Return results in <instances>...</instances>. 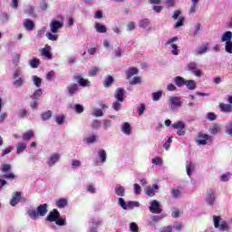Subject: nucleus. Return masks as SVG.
I'll return each instance as SVG.
<instances>
[{"label": "nucleus", "mask_w": 232, "mask_h": 232, "mask_svg": "<svg viewBox=\"0 0 232 232\" xmlns=\"http://www.w3.org/2000/svg\"><path fill=\"white\" fill-rule=\"evenodd\" d=\"M79 90V84L77 83H72L69 86H67V91L69 95H74V93H77Z\"/></svg>", "instance_id": "6ab92c4d"}, {"label": "nucleus", "mask_w": 232, "mask_h": 232, "mask_svg": "<svg viewBox=\"0 0 232 232\" xmlns=\"http://www.w3.org/2000/svg\"><path fill=\"white\" fill-rule=\"evenodd\" d=\"M59 217H61V213H59V210L57 208H53L46 217L47 222H55Z\"/></svg>", "instance_id": "39448f33"}, {"label": "nucleus", "mask_w": 232, "mask_h": 232, "mask_svg": "<svg viewBox=\"0 0 232 232\" xmlns=\"http://www.w3.org/2000/svg\"><path fill=\"white\" fill-rule=\"evenodd\" d=\"M115 193L118 197H124V195L126 193V189L124 188V187L120 186L115 188Z\"/></svg>", "instance_id": "c756f323"}, {"label": "nucleus", "mask_w": 232, "mask_h": 232, "mask_svg": "<svg viewBox=\"0 0 232 232\" xmlns=\"http://www.w3.org/2000/svg\"><path fill=\"white\" fill-rule=\"evenodd\" d=\"M213 220H214V227H219L220 220H222L220 216H213Z\"/></svg>", "instance_id": "a19ab883"}, {"label": "nucleus", "mask_w": 232, "mask_h": 232, "mask_svg": "<svg viewBox=\"0 0 232 232\" xmlns=\"http://www.w3.org/2000/svg\"><path fill=\"white\" fill-rule=\"evenodd\" d=\"M74 81H77L78 84L80 86H82L83 88H86V86H90L92 82H90L88 80L82 78L81 75H75L73 77Z\"/></svg>", "instance_id": "9d476101"}, {"label": "nucleus", "mask_w": 232, "mask_h": 232, "mask_svg": "<svg viewBox=\"0 0 232 232\" xmlns=\"http://www.w3.org/2000/svg\"><path fill=\"white\" fill-rule=\"evenodd\" d=\"M130 230L131 232H139V226L137 225V223L132 222L130 224Z\"/></svg>", "instance_id": "de8ad7c7"}, {"label": "nucleus", "mask_w": 232, "mask_h": 232, "mask_svg": "<svg viewBox=\"0 0 232 232\" xmlns=\"http://www.w3.org/2000/svg\"><path fill=\"white\" fill-rule=\"evenodd\" d=\"M20 201H21V192H15L10 201V204L11 206H17V204H19Z\"/></svg>", "instance_id": "aec40b11"}, {"label": "nucleus", "mask_w": 232, "mask_h": 232, "mask_svg": "<svg viewBox=\"0 0 232 232\" xmlns=\"http://www.w3.org/2000/svg\"><path fill=\"white\" fill-rule=\"evenodd\" d=\"M10 169H12V166L10 164L5 163L2 165L3 173H8V171H10Z\"/></svg>", "instance_id": "8fccbe9b"}, {"label": "nucleus", "mask_w": 232, "mask_h": 232, "mask_svg": "<svg viewBox=\"0 0 232 232\" xmlns=\"http://www.w3.org/2000/svg\"><path fill=\"white\" fill-rule=\"evenodd\" d=\"M185 86H187L188 90H195L197 83L193 80H187L185 81Z\"/></svg>", "instance_id": "bb28decb"}, {"label": "nucleus", "mask_w": 232, "mask_h": 232, "mask_svg": "<svg viewBox=\"0 0 232 232\" xmlns=\"http://www.w3.org/2000/svg\"><path fill=\"white\" fill-rule=\"evenodd\" d=\"M139 74V68L137 67H130L126 72V79L130 81L133 75Z\"/></svg>", "instance_id": "ddd939ff"}, {"label": "nucleus", "mask_w": 232, "mask_h": 232, "mask_svg": "<svg viewBox=\"0 0 232 232\" xmlns=\"http://www.w3.org/2000/svg\"><path fill=\"white\" fill-rule=\"evenodd\" d=\"M24 150H26V143L24 142H20L18 143V145L16 146V153H23V151H24Z\"/></svg>", "instance_id": "2f4dec72"}, {"label": "nucleus", "mask_w": 232, "mask_h": 232, "mask_svg": "<svg viewBox=\"0 0 232 232\" xmlns=\"http://www.w3.org/2000/svg\"><path fill=\"white\" fill-rule=\"evenodd\" d=\"M23 26L24 30H27V32H32L35 28V24L32 21V19H24L23 22Z\"/></svg>", "instance_id": "6e6552de"}, {"label": "nucleus", "mask_w": 232, "mask_h": 232, "mask_svg": "<svg viewBox=\"0 0 232 232\" xmlns=\"http://www.w3.org/2000/svg\"><path fill=\"white\" fill-rule=\"evenodd\" d=\"M227 133L228 135H232V122H230L227 126Z\"/></svg>", "instance_id": "774afa93"}, {"label": "nucleus", "mask_w": 232, "mask_h": 232, "mask_svg": "<svg viewBox=\"0 0 232 232\" xmlns=\"http://www.w3.org/2000/svg\"><path fill=\"white\" fill-rule=\"evenodd\" d=\"M133 209V208H139V202L137 201H129L127 203V209Z\"/></svg>", "instance_id": "79ce46f5"}, {"label": "nucleus", "mask_w": 232, "mask_h": 232, "mask_svg": "<svg viewBox=\"0 0 232 232\" xmlns=\"http://www.w3.org/2000/svg\"><path fill=\"white\" fill-rule=\"evenodd\" d=\"M48 213V204L44 203L37 207L36 209L30 208L27 210V215L32 220H37L39 217H46Z\"/></svg>", "instance_id": "f257e3e1"}, {"label": "nucleus", "mask_w": 232, "mask_h": 232, "mask_svg": "<svg viewBox=\"0 0 232 232\" xmlns=\"http://www.w3.org/2000/svg\"><path fill=\"white\" fill-rule=\"evenodd\" d=\"M184 21H186V18L179 17L178 22L175 24L174 28H180V26H184Z\"/></svg>", "instance_id": "37998d69"}, {"label": "nucleus", "mask_w": 232, "mask_h": 232, "mask_svg": "<svg viewBox=\"0 0 232 232\" xmlns=\"http://www.w3.org/2000/svg\"><path fill=\"white\" fill-rule=\"evenodd\" d=\"M219 109H220V111H222L223 113H231L232 105L226 104V103H219Z\"/></svg>", "instance_id": "a211bd4d"}, {"label": "nucleus", "mask_w": 232, "mask_h": 232, "mask_svg": "<svg viewBox=\"0 0 232 232\" xmlns=\"http://www.w3.org/2000/svg\"><path fill=\"white\" fill-rule=\"evenodd\" d=\"M72 166V168H81V161L79 160H73Z\"/></svg>", "instance_id": "338daca9"}, {"label": "nucleus", "mask_w": 232, "mask_h": 232, "mask_svg": "<svg viewBox=\"0 0 232 232\" xmlns=\"http://www.w3.org/2000/svg\"><path fill=\"white\" fill-rule=\"evenodd\" d=\"M144 111H146V105L144 103H140V107L138 108V114L143 115Z\"/></svg>", "instance_id": "3c124183"}, {"label": "nucleus", "mask_w": 232, "mask_h": 232, "mask_svg": "<svg viewBox=\"0 0 232 232\" xmlns=\"http://www.w3.org/2000/svg\"><path fill=\"white\" fill-rule=\"evenodd\" d=\"M121 106H122V104L119 102H115L112 103V108L113 110H115V111H119V110H121Z\"/></svg>", "instance_id": "680f3d73"}, {"label": "nucleus", "mask_w": 232, "mask_h": 232, "mask_svg": "<svg viewBox=\"0 0 232 232\" xmlns=\"http://www.w3.org/2000/svg\"><path fill=\"white\" fill-rule=\"evenodd\" d=\"M160 97H162V91H158L152 93V101L154 102L160 101Z\"/></svg>", "instance_id": "f704fd0d"}, {"label": "nucleus", "mask_w": 232, "mask_h": 232, "mask_svg": "<svg viewBox=\"0 0 232 232\" xmlns=\"http://www.w3.org/2000/svg\"><path fill=\"white\" fill-rule=\"evenodd\" d=\"M34 84L36 86V88H41V84L43 82V80L39 78L38 76H34Z\"/></svg>", "instance_id": "c9c22d12"}, {"label": "nucleus", "mask_w": 232, "mask_h": 232, "mask_svg": "<svg viewBox=\"0 0 232 232\" xmlns=\"http://www.w3.org/2000/svg\"><path fill=\"white\" fill-rule=\"evenodd\" d=\"M174 82H176V85L179 87V88H182V86H184L186 84V80L180 76H177L175 79H174Z\"/></svg>", "instance_id": "a878e982"}, {"label": "nucleus", "mask_w": 232, "mask_h": 232, "mask_svg": "<svg viewBox=\"0 0 232 232\" xmlns=\"http://www.w3.org/2000/svg\"><path fill=\"white\" fill-rule=\"evenodd\" d=\"M60 159H61V155L57 153L51 155V157L49 158V160L47 161L48 166L50 167L54 166L56 162H59Z\"/></svg>", "instance_id": "4468645a"}, {"label": "nucleus", "mask_w": 232, "mask_h": 232, "mask_svg": "<svg viewBox=\"0 0 232 232\" xmlns=\"http://www.w3.org/2000/svg\"><path fill=\"white\" fill-rule=\"evenodd\" d=\"M220 231H229V226L227 225V222H223L221 225H219Z\"/></svg>", "instance_id": "864d4df0"}, {"label": "nucleus", "mask_w": 232, "mask_h": 232, "mask_svg": "<svg viewBox=\"0 0 232 232\" xmlns=\"http://www.w3.org/2000/svg\"><path fill=\"white\" fill-rule=\"evenodd\" d=\"M96 141H97V136L95 135L90 136L86 139L87 144H93V142H96Z\"/></svg>", "instance_id": "6e6d98bb"}, {"label": "nucleus", "mask_w": 232, "mask_h": 232, "mask_svg": "<svg viewBox=\"0 0 232 232\" xmlns=\"http://www.w3.org/2000/svg\"><path fill=\"white\" fill-rule=\"evenodd\" d=\"M54 222L56 226H66V221L61 218V217H58V218Z\"/></svg>", "instance_id": "bf43d9fd"}, {"label": "nucleus", "mask_w": 232, "mask_h": 232, "mask_svg": "<svg viewBox=\"0 0 232 232\" xmlns=\"http://www.w3.org/2000/svg\"><path fill=\"white\" fill-rule=\"evenodd\" d=\"M208 140H212L211 136L209 134H206L203 132H198L196 138V142L198 146H206L208 144Z\"/></svg>", "instance_id": "f03ea898"}, {"label": "nucleus", "mask_w": 232, "mask_h": 232, "mask_svg": "<svg viewBox=\"0 0 232 232\" xmlns=\"http://www.w3.org/2000/svg\"><path fill=\"white\" fill-rule=\"evenodd\" d=\"M232 39V33L231 31H227L223 34L221 37V43H230Z\"/></svg>", "instance_id": "5701e85b"}, {"label": "nucleus", "mask_w": 232, "mask_h": 232, "mask_svg": "<svg viewBox=\"0 0 232 232\" xmlns=\"http://www.w3.org/2000/svg\"><path fill=\"white\" fill-rule=\"evenodd\" d=\"M95 30L96 32H98V34H106V32H108V28H106V25L99 23L95 24Z\"/></svg>", "instance_id": "b1692460"}, {"label": "nucleus", "mask_w": 232, "mask_h": 232, "mask_svg": "<svg viewBox=\"0 0 232 232\" xmlns=\"http://www.w3.org/2000/svg\"><path fill=\"white\" fill-rule=\"evenodd\" d=\"M97 73H99V68L97 67H92L89 71V77H97Z\"/></svg>", "instance_id": "58836bf2"}, {"label": "nucleus", "mask_w": 232, "mask_h": 232, "mask_svg": "<svg viewBox=\"0 0 232 232\" xmlns=\"http://www.w3.org/2000/svg\"><path fill=\"white\" fill-rule=\"evenodd\" d=\"M98 157L101 160V162H102V163L106 162V157H107L106 150H104L102 149L99 150H98Z\"/></svg>", "instance_id": "c85d7f7f"}, {"label": "nucleus", "mask_w": 232, "mask_h": 232, "mask_svg": "<svg viewBox=\"0 0 232 232\" xmlns=\"http://www.w3.org/2000/svg\"><path fill=\"white\" fill-rule=\"evenodd\" d=\"M220 131H222V129L218 123H216L209 128V133L211 135H217V133H220Z\"/></svg>", "instance_id": "412c9836"}, {"label": "nucleus", "mask_w": 232, "mask_h": 232, "mask_svg": "<svg viewBox=\"0 0 232 232\" xmlns=\"http://www.w3.org/2000/svg\"><path fill=\"white\" fill-rule=\"evenodd\" d=\"M140 191H142V189L140 188V185L135 183L134 184V193H135V195H140Z\"/></svg>", "instance_id": "052dcab7"}, {"label": "nucleus", "mask_w": 232, "mask_h": 232, "mask_svg": "<svg viewBox=\"0 0 232 232\" xmlns=\"http://www.w3.org/2000/svg\"><path fill=\"white\" fill-rule=\"evenodd\" d=\"M229 177H231V173L229 172L223 174L220 178L221 182H227L229 180Z\"/></svg>", "instance_id": "09e8293b"}, {"label": "nucleus", "mask_w": 232, "mask_h": 232, "mask_svg": "<svg viewBox=\"0 0 232 232\" xmlns=\"http://www.w3.org/2000/svg\"><path fill=\"white\" fill-rule=\"evenodd\" d=\"M52 115H53L52 111H43L41 114L42 121H50V119H52Z\"/></svg>", "instance_id": "393cba45"}, {"label": "nucleus", "mask_w": 232, "mask_h": 232, "mask_svg": "<svg viewBox=\"0 0 232 232\" xmlns=\"http://www.w3.org/2000/svg\"><path fill=\"white\" fill-rule=\"evenodd\" d=\"M74 110L76 113H82V111H84V107L79 103H76L74 105Z\"/></svg>", "instance_id": "a18cd8bd"}, {"label": "nucleus", "mask_w": 232, "mask_h": 232, "mask_svg": "<svg viewBox=\"0 0 232 232\" xmlns=\"http://www.w3.org/2000/svg\"><path fill=\"white\" fill-rule=\"evenodd\" d=\"M23 82H24L23 78H19L16 81H14L13 84L14 86H15V88H21V86H23Z\"/></svg>", "instance_id": "5fc2aeb1"}, {"label": "nucleus", "mask_w": 232, "mask_h": 232, "mask_svg": "<svg viewBox=\"0 0 232 232\" xmlns=\"http://www.w3.org/2000/svg\"><path fill=\"white\" fill-rule=\"evenodd\" d=\"M131 130L130 122H124L121 125V133H124L125 135H131Z\"/></svg>", "instance_id": "dca6fc26"}, {"label": "nucleus", "mask_w": 232, "mask_h": 232, "mask_svg": "<svg viewBox=\"0 0 232 232\" xmlns=\"http://www.w3.org/2000/svg\"><path fill=\"white\" fill-rule=\"evenodd\" d=\"M142 82V80L139 76H135L130 82V86H135V84H140Z\"/></svg>", "instance_id": "e433bc0d"}, {"label": "nucleus", "mask_w": 232, "mask_h": 232, "mask_svg": "<svg viewBox=\"0 0 232 232\" xmlns=\"http://www.w3.org/2000/svg\"><path fill=\"white\" fill-rule=\"evenodd\" d=\"M49 27L53 34H57V32H59V29L63 28V23L57 20H53L50 24Z\"/></svg>", "instance_id": "0eeeda50"}, {"label": "nucleus", "mask_w": 232, "mask_h": 232, "mask_svg": "<svg viewBox=\"0 0 232 232\" xmlns=\"http://www.w3.org/2000/svg\"><path fill=\"white\" fill-rule=\"evenodd\" d=\"M152 164H155V166H160V164H162L161 158H154V159H152Z\"/></svg>", "instance_id": "0e129e2a"}, {"label": "nucleus", "mask_w": 232, "mask_h": 232, "mask_svg": "<svg viewBox=\"0 0 232 232\" xmlns=\"http://www.w3.org/2000/svg\"><path fill=\"white\" fill-rule=\"evenodd\" d=\"M56 123L58 124V126H61L63 124H64V120L66 119V117L64 115H59L56 116Z\"/></svg>", "instance_id": "4c0bfd02"}, {"label": "nucleus", "mask_w": 232, "mask_h": 232, "mask_svg": "<svg viewBox=\"0 0 232 232\" xmlns=\"http://www.w3.org/2000/svg\"><path fill=\"white\" fill-rule=\"evenodd\" d=\"M52 47L49 44H45L44 48L42 49V55L47 59H52Z\"/></svg>", "instance_id": "2eb2a0df"}, {"label": "nucleus", "mask_w": 232, "mask_h": 232, "mask_svg": "<svg viewBox=\"0 0 232 232\" xmlns=\"http://www.w3.org/2000/svg\"><path fill=\"white\" fill-rule=\"evenodd\" d=\"M92 115L94 117H103L104 112H102V110L101 109H94Z\"/></svg>", "instance_id": "49530a36"}, {"label": "nucleus", "mask_w": 232, "mask_h": 232, "mask_svg": "<svg viewBox=\"0 0 232 232\" xmlns=\"http://www.w3.org/2000/svg\"><path fill=\"white\" fill-rule=\"evenodd\" d=\"M140 28H148L150 26V21L148 19H143L140 21Z\"/></svg>", "instance_id": "c03bdc74"}, {"label": "nucleus", "mask_w": 232, "mask_h": 232, "mask_svg": "<svg viewBox=\"0 0 232 232\" xmlns=\"http://www.w3.org/2000/svg\"><path fill=\"white\" fill-rule=\"evenodd\" d=\"M225 50L227 53H232V42H227L225 45Z\"/></svg>", "instance_id": "603ef678"}, {"label": "nucleus", "mask_w": 232, "mask_h": 232, "mask_svg": "<svg viewBox=\"0 0 232 232\" xmlns=\"http://www.w3.org/2000/svg\"><path fill=\"white\" fill-rule=\"evenodd\" d=\"M150 211L151 213L160 214L162 213V208H160V205L159 204V201L152 200L150 207Z\"/></svg>", "instance_id": "423d86ee"}, {"label": "nucleus", "mask_w": 232, "mask_h": 232, "mask_svg": "<svg viewBox=\"0 0 232 232\" xmlns=\"http://www.w3.org/2000/svg\"><path fill=\"white\" fill-rule=\"evenodd\" d=\"M39 64H41V60H39V58H33L30 61L31 68H39Z\"/></svg>", "instance_id": "7c9ffc66"}, {"label": "nucleus", "mask_w": 232, "mask_h": 232, "mask_svg": "<svg viewBox=\"0 0 232 232\" xmlns=\"http://www.w3.org/2000/svg\"><path fill=\"white\" fill-rule=\"evenodd\" d=\"M56 206L59 209H63L68 206V199L63 198L56 200Z\"/></svg>", "instance_id": "4be33fe9"}, {"label": "nucleus", "mask_w": 232, "mask_h": 232, "mask_svg": "<svg viewBox=\"0 0 232 232\" xmlns=\"http://www.w3.org/2000/svg\"><path fill=\"white\" fill-rule=\"evenodd\" d=\"M207 119L208 121H217V114H215L214 112H208L207 114Z\"/></svg>", "instance_id": "4d7b16f0"}, {"label": "nucleus", "mask_w": 232, "mask_h": 232, "mask_svg": "<svg viewBox=\"0 0 232 232\" xmlns=\"http://www.w3.org/2000/svg\"><path fill=\"white\" fill-rule=\"evenodd\" d=\"M41 95H43V91L41 89H38L33 93L32 98L35 99L36 97H41Z\"/></svg>", "instance_id": "69168bd1"}, {"label": "nucleus", "mask_w": 232, "mask_h": 232, "mask_svg": "<svg viewBox=\"0 0 232 232\" xmlns=\"http://www.w3.org/2000/svg\"><path fill=\"white\" fill-rule=\"evenodd\" d=\"M169 102L170 104H172V106H176V108H180V106H182V102L180 101V98L177 96H171L169 98Z\"/></svg>", "instance_id": "f3484780"}, {"label": "nucleus", "mask_w": 232, "mask_h": 232, "mask_svg": "<svg viewBox=\"0 0 232 232\" xmlns=\"http://www.w3.org/2000/svg\"><path fill=\"white\" fill-rule=\"evenodd\" d=\"M188 70L189 72H194L196 77H201L202 76V72L200 70H197V63H190L187 65Z\"/></svg>", "instance_id": "1a4fd4ad"}, {"label": "nucleus", "mask_w": 232, "mask_h": 232, "mask_svg": "<svg viewBox=\"0 0 232 232\" xmlns=\"http://www.w3.org/2000/svg\"><path fill=\"white\" fill-rule=\"evenodd\" d=\"M19 115H20V119H24L25 117L28 116V111H26V109H22L20 111Z\"/></svg>", "instance_id": "e2e57ef3"}, {"label": "nucleus", "mask_w": 232, "mask_h": 232, "mask_svg": "<svg viewBox=\"0 0 232 232\" xmlns=\"http://www.w3.org/2000/svg\"><path fill=\"white\" fill-rule=\"evenodd\" d=\"M206 202L208 206H215V202H217V198L215 197V190H213V188L208 190Z\"/></svg>", "instance_id": "20e7f679"}, {"label": "nucleus", "mask_w": 232, "mask_h": 232, "mask_svg": "<svg viewBox=\"0 0 232 232\" xmlns=\"http://www.w3.org/2000/svg\"><path fill=\"white\" fill-rule=\"evenodd\" d=\"M115 99L119 102H124V89L117 88L115 90Z\"/></svg>", "instance_id": "f8f14e48"}, {"label": "nucleus", "mask_w": 232, "mask_h": 232, "mask_svg": "<svg viewBox=\"0 0 232 232\" xmlns=\"http://www.w3.org/2000/svg\"><path fill=\"white\" fill-rule=\"evenodd\" d=\"M118 204L122 208V209H128V203L124 201V198H119Z\"/></svg>", "instance_id": "ea45409f"}, {"label": "nucleus", "mask_w": 232, "mask_h": 232, "mask_svg": "<svg viewBox=\"0 0 232 232\" xmlns=\"http://www.w3.org/2000/svg\"><path fill=\"white\" fill-rule=\"evenodd\" d=\"M45 36L49 39V41H57L59 39V35L55 34V33H46Z\"/></svg>", "instance_id": "72a5a7b5"}, {"label": "nucleus", "mask_w": 232, "mask_h": 232, "mask_svg": "<svg viewBox=\"0 0 232 232\" xmlns=\"http://www.w3.org/2000/svg\"><path fill=\"white\" fill-rule=\"evenodd\" d=\"M115 82V78L113 76L107 74L103 80V86L104 88H110Z\"/></svg>", "instance_id": "9b49d317"}, {"label": "nucleus", "mask_w": 232, "mask_h": 232, "mask_svg": "<svg viewBox=\"0 0 232 232\" xmlns=\"http://www.w3.org/2000/svg\"><path fill=\"white\" fill-rule=\"evenodd\" d=\"M35 137V134L34 133V130H28L27 132L23 134L24 140H30L31 139H34Z\"/></svg>", "instance_id": "cd10ccee"}, {"label": "nucleus", "mask_w": 232, "mask_h": 232, "mask_svg": "<svg viewBox=\"0 0 232 232\" xmlns=\"http://www.w3.org/2000/svg\"><path fill=\"white\" fill-rule=\"evenodd\" d=\"M208 46H209L208 44H204L202 45L201 49L197 51V55H204V53H206V52H208Z\"/></svg>", "instance_id": "473e14b6"}, {"label": "nucleus", "mask_w": 232, "mask_h": 232, "mask_svg": "<svg viewBox=\"0 0 232 232\" xmlns=\"http://www.w3.org/2000/svg\"><path fill=\"white\" fill-rule=\"evenodd\" d=\"M172 128H174V130H178L177 135L179 137L186 135V123H184V121H177L173 123Z\"/></svg>", "instance_id": "7ed1b4c3"}, {"label": "nucleus", "mask_w": 232, "mask_h": 232, "mask_svg": "<svg viewBox=\"0 0 232 232\" xmlns=\"http://www.w3.org/2000/svg\"><path fill=\"white\" fill-rule=\"evenodd\" d=\"M92 128L93 130H97L98 128H101V121L93 120L92 124Z\"/></svg>", "instance_id": "13d9d810"}]
</instances>
